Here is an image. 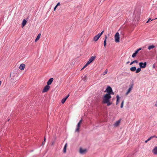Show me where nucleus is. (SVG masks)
<instances>
[{
    "label": "nucleus",
    "mask_w": 157,
    "mask_h": 157,
    "mask_svg": "<svg viewBox=\"0 0 157 157\" xmlns=\"http://www.w3.org/2000/svg\"><path fill=\"white\" fill-rule=\"evenodd\" d=\"M111 97V95H109V94H106L102 98V103L107 104V106L111 105L112 104V102L110 101V99Z\"/></svg>",
    "instance_id": "nucleus-1"
},
{
    "label": "nucleus",
    "mask_w": 157,
    "mask_h": 157,
    "mask_svg": "<svg viewBox=\"0 0 157 157\" xmlns=\"http://www.w3.org/2000/svg\"><path fill=\"white\" fill-rule=\"evenodd\" d=\"M79 151L80 154H84L87 152V150L86 148L83 149L82 147H80L79 148Z\"/></svg>",
    "instance_id": "nucleus-2"
},
{
    "label": "nucleus",
    "mask_w": 157,
    "mask_h": 157,
    "mask_svg": "<svg viewBox=\"0 0 157 157\" xmlns=\"http://www.w3.org/2000/svg\"><path fill=\"white\" fill-rule=\"evenodd\" d=\"M115 40L116 42L118 43L120 42V35L118 32H117L114 36Z\"/></svg>",
    "instance_id": "nucleus-3"
},
{
    "label": "nucleus",
    "mask_w": 157,
    "mask_h": 157,
    "mask_svg": "<svg viewBox=\"0 0 157 157\" xmlns=\"http://www.w3.org/2000/svg\"><path fill=\"white\" fill-rule=\"evenodd\" d=\"M146 62H145L144 63H143L142 62H140L139 63V65L140 68H144L146 67Z\"/></svg>",
    "instance_id": "nucleus-4"
},
{
    "label": "nucleus",
    "mask_w": 157,
    "mask_h": 157,
    "mask_svg": "<svg viewBox=\"0 0 157 157\" xmlns=\"http://www.w3.org/2000/svg\"><path fill=\"white\" fill-rule=\"evenodd\" d=\"M50 88V86L49 85H47L43 89V92L44 93L48 91Z\"/></svg>",
    "instance_id": "nucleus-5"
},
{
    "label": "nucleus",
    "mask_w": 157,
    "mask_h": 157,
    "mask_svg": "<svg viewBox=\"0 0 157 157\" xmlns=\"http://www.w3.org/2000/svg\"><path fill=\"white\" fill-rule=\"evenodd\" d=\"M95 56H91L87 62V64H90L95 59Z\"/></svg>",
    "instance_id": "nucleus-6"
},
{
    "label": "nucleus",
    "mask_w": 157,
    "mask_h": 157,
    "mask_svg": "<svg viewBox=\"0 0 157 157\" xmlns=\"http://www.w3.org/2000/svg\"><path fill=\"white\" fill-rule=\"evenodd\" d=\"M106 90L108 93L107 94H109V95H110V92H112V88L110 86H109L107 87Z\"/></svg>",
    "instance_id": "nucleus-7"
},
{
    "label": "nucleus",
    "mask_w": 157,
    "mask_h": 157,
    "mask_svg": "<svg viewBox=\"0 0 157 157\" xmlns=\"http://www.w3.org/2000/svg\"><path fill=\"white\" fill-rule=\"evenodd\" d=\"M100 37V36L98 34L97 35L94 37L93 38V40L95 42L97 41L98 40Z\"/></svg>",
    "instance_id": "nucleus-8"
},
{
    "label": "nucleus",
    "mask_w": 157,
    "mask_h": 157,
    "mask_svg": "<svg viewBox=\"0 0 157 157\" xmlns=\"http://www.w3.org/2000/svg\"><path fill=\"white\" fill-rule=\"evenodd\" d=\"M121 120H119L116 121L113 124L114 126L115 127H118L120 124L121 122Z\"/></svg>",
    "instance_id": "nucleus-9"
},
{
    "label": "nucleus",
    "mask_w": 157,
    "mask_h": 157,
    "mask_svg": "<svg viewBox=\"0 0 157 157\" xmlns=\"http://www.w3.org/2000/svg\"><path fill=\"white\" fill-rule=\"evenodd\" d=\"M132 88H133V85H132L130 86V87L128 89V90L127 92L126 93V95H128V94L130 93L131 90H132Z\"/></svg>",
    "instance_id": "nucleus-10"
},
{
    "label": "nucleus",
    "mask_w": 157,
    "mask_h": 157,
    "mask_svg": "<svg viewBox=\"0 0 157 157\" xmlns=\"http://www.w3.org/2000/svg\"><path fill=\"white\" fill-rule=\"evenodd\" d=\"M53 80L54 79L53 78H50L47 82V85L49 86V85H51L53 81Z\"/></svg>",
    "instance_id": "nucleus-11"
},
{
    "label": "nucleus",
    "mask_w": 157,
    "mask_h": 157,
    "mask_svg": "<svg viewBox=\"0 0 157 157\" xmlns=\"http://www.w3.org/2000/svg\"><path fill=\"white\" fill-rule=\"evenodd\" d=\"M25 67V65L24 64H21L20 65L19 68L20 70H24Z\"/></svg>",
    "instance_id": "nucleus-12"
},
{
    "label": "nucleus",
    "mask_w": 157,
    "mask_h": 157,
    "mask_svg": "<svg viewBox=\"0 0 157 157\" xmlns=\"http://www.w3.org/2000/svg\"><path fill=\"white\" fill-rule=\"evenodd\" d=\"M152 152L155 155H157V146L155 147L153 150Z\"/></svg>",
    "instance_id": "nucleus-13"
},
{
    "label": "nucleus",
    "mask_w": 157,
    "mask_h": 157,
    "mask_svg": "<svg viewBox=\"0 0 157 157\" xmlns=\"http://www.w3.org/2000/svg\"><path fill=\"white\" fill-rule=\"evenodd\" d=\"M107 39V36L105 35V38H104V42H103V45H104V46L105 47V48L106 44V40Z\"/></svg>",
    "instance_id": "nucleus-14"
},
{
    "label": "nucleus",
    "mask_w": 157,
    "mask_h": 157,
    "mask_svg": "<svg viewBox=\"0 0 157 157\" xmlns=\"http://www.w3.org/2000/svg\"><path fill=\"white\" fill-rule=\"evenodd\" d=\"M80 124H81L78 123L77 124V128L76 129L75 131L76 132H78L79 131V128L80 127Z\"/></svg>",
    "instance_id": "nucleus-15"
},
{
    "label": "nucleus",
    "mask_w": 157,
    "mask_h": 157,
    "mask_svg": "<svg viewBox=\"0 0 157 157\" xmlns=\"http://www.w3.org/2000/svg\"><path fill=\"white\" fill-rule=\"evenodd\" d=\"M27 23V21L26 20L24 19L22 23V27H23L25 25H26V23Z\"/></svg>",
    "instance_id": "nucleus-16"
},
{
    "label": "nucleus",
    "mask_w": 157,
    "mask_h": 157,
    "mask_svg": "<svg viewBox=\"0 0 157 157\" xmlns=\"http://www.w3.org/2000/svg\"><path fill=\"white\" fill-rule=\"evenodd\" d=\"M117 101L116 102V104L117 105L119 103V100L120 99V97L118 95H117Z\"/></svg>",
    "instance_id": "nucleus-17"
},
{
    "label": "nucleus",
    "mask_w": 157,
    "mask_h": 157,
    "mask_svg": "<svg viewBox=\"0 0 157 157\" xmlns=\"http://www.w3.org/2000/svg\"><path fill=\"white\" fill-rule=\"evenodd\" d=\"M40 35H41L40 33H39L38 34L36 39L35 40V42H36L37 40H38L39 39L40 37Z\"/></svg>",
    "instance_id": "nucleus-18"
},
{
    "label": "nucleus",
    "mask_w": 157,
    "mask_h": 157,
    "mask_svg": "<svg viewBox=\"0 0 157 157\" xmlns=\"http://www.w3.org/2000/svg\"><path fill=\"white\" fill-rule=\"evenodd\" d=\"M136 70V68L135 67H132L130 68V70L132 71H134Z\"/></svg>",
    "instance_id": "nucleus-19"
},
{
    "label": "nucleus",
    "mask_w": 157,
    "mask_h": 157,
    "mask_svg": "<svg viewBox=\"0 0 157 157\" xmlns=\"http://www.w3.org/2000/svg\"><path fill=\"white\" fill-rule=\"evenodd\" d=\"M155 47V46L154 45H151L149 46L148 47V49L149 50H150L153 48H154Z\"/></svg>",
    "instance_id": "nucleus-20"
},
{
    "label": "nucleus",
    "mask_w": 157,
    "mask_h": 157,
    "mask_svg": "<svg viewBox=\"0 0 157 157\" xmlns=\"http://www.w3.org/2000/svg\"><path fill=\"white\" fill-rule=\"evenodd\" d=\"M67 143H66L65 145L64 146V148H63V152L64 153H66V147H67Z\"/></svg>",
    "instance_id": "nucleus-21"
},
{
    "label": "nucleus",
    "mask_w": 157,
    "mask_h": 157,
    "mask_svg": "<svg viewBox=\"0 0 157 157\" xmlns=\"http://www.w3.org/2000/svg\"><path fill=\"white\" fill-rule=\"evenodd\" d=\"M141 70V68L140 67L138 68L136 70V73H137L139 72Z\"/></svg>",
    "instance_id": "nucleus-22"
},
{
    "label": "nucleus",
    "mask_w": 157,
    "mask_h": 157,
    "mask_svg": "<svg viewBox=\"0 0 157 157\" xmlns=\"http://www.w3.org/2000/svg\"><path fill=\"white\" fill-rule=\"evenodd\" d=\"M66 99H65V98H63L61 100V102L62 104H64L65 101H66Z\"/></svg>",
    "instance_id": "nucleus-23"
},
{
    "label": "nucleus",
    "mask_w": 157,
    "mask_h": 157,
    "mask_svg": "<svg viewBox=\"0 0 157 157\" xmlns=\"http://www.w3.org/2000/svg\"><path fill=\"white\" fill-rule=\"evenodd\" d=\"M124 102V100H123L122 101V102H121V108H122L123 107Z\"/></svg>",
    "instance_id": "nucleus-24"
},
{
    "label": "nucleus",
    "mask_w": 157,
    "mask_h": 157,
    "mask_svg": "<svg viewBox=\"0 0 157 157\" xmlns=\"http://www.w3.org/2000/svg\"><path fill=\"white\" fill-rule=\"evenodd\" d=\"M155 137V136H151L147 140H148V141H149V140H150L152 138H154V137Z\"/></svg>",
    "instance_id": "nucleus-25"
},
{
    "label": "nucleus",
    "mask_w": 157,
    "mask_h": 157,
    "mask_svg": "<svg viewBox=\"0 0 157 157\" xmlns=\"http://www.w3.org/2000/svg\"><path fill=\"white\" fill-rule=\"evenodd\" d=\"M88 64H87V63L84 66L82 69L81 70L83 69L84 68L86 67Z\"/></svg>",
    "instance_id": "nucleus-26"
},
{
    "label": "nucleus",
    "mask_w": 157,
    "mask_h": 157,
    "mask_svg": "<svg viewBox=\"0 0 157 157\" xmlns=\"http://www.w3.org/2000/svg\"><path fill=\"white\" fill-rule=\"evenodd\" d=\"M136 54L135 52L132 55V57H134L136 56Z\"/></svg>",
    "instance_id": "nucleus-27"
},
{
    "label": "nucleus",
    "mask_w": 157,
    "mask_h": 157,
    "mask_svg": "<svg viewBox=\"0 0 157 157\" xmlns=\"http://www.w3.org/2000/svg\"><path fill=\"white\" fill-rule=\"evenodd\" d=\"M104 32V31H102L100 33H99L98 34L101 36L103 33Z\"/></svg>",
    "instance_id": "nucleus-28"
},
{
    "label": "nucleus",
    "mask_w": 157,
    "mask_h": 157,
    "mask_svg": "<svg viewBox=\"0 0 157 157\" xmlns=\"http://www.w3.org/2000/svg\"><path fill=\"white\" fill-rule=\"evenodd\" d=\"M132 62H133V63H138V62L137 60H135L133 61Z\"/></svg>",
    "instance_id": "nucleus-29"
},
{
    "label": "nucleus",
    "mask_w": 157,
    "mask_h": 157,
    "mask_svg": "<svg viewBox=\"0 0 157 157\" xmlns=\"http://www.w3.org/2000/svg\"><path fill=\"white\" fill-rule=\"evenodd\" d=\"M107 72V70H106L104 72V75H105V74H106Z\"/></svg>",
    "instance_id": "nucleus-30"
},
{
    "label": "nucleus",
    "mask_w": 157,
    "mask_h": 157,
    "mask_svg": "<svg viewBox=\"0 0 157 157\" xmlns=\"http://www.w3.org/2000/svg\"><path fill=\"white\" fill-rule=\"evenodd\" d=\"M69 96V94H68L65 98H64L65 99H66V100H67V99L68 98Z\"/></svg>",
    "instance_id": "nucleus-31"
},
{
    "label": "nucleus",
    "mask_w": 157,
    "mask_h": 157,
    "mask_svg": "<svg viewBox=\"0 0 157 157\" xmlns=\"http://www.w3.org/2000/svg\"><path fill=\"white\" fill-rule=\"evenodd\" d=\"M110 95L111 94L113 95L114 94V92L113 91V90L112 91V92H110Z\"/></svg>",
    "instance_id": "nucleus-32"
},
{
    "label": "nucleus",
    "mask_w": 157,
    "mask_h": 157,
    "mask_svg": "<svg viewBox=\"0 0 157 157\" xmlns=\"http://www.w3.org/2000/svg\"><path fill=\"white\" fill-rule=\"evenodd\" d=\"M139 52V51H138L137 50L135 52V53H136V54L138 53V52Z\"/></svg>",
    "instance_id": "nucleus-33"
},
{
    "label": "nucleus",
    "mask_w": 157,
    "mask_h": 157,
    "mask_svg": "<svg viewBox=\"0 0 157 157\" xmlns=\"http://www.w3.org/2000/svg\"><path fill=\"white\" fill-rule=\"evenodd\" d=\"M60 5V3L59 2H58L57 4L56 5V6L57 7V6H59Z\"/></svg>",
    "instance_id": "nucleus-34"
},
{
    "label": "nucleus",
    "mask_w": 157,
    "mask_h": 157,
    "mask_svg": "<svg viewBox=\"0 0 157 157\" xmlns=\"http://www.w3.org/2000/svg\"><path fill=\"white\" fill-rule=\"evenodd\" d=\"M82 119H81V120H80V121H79L78 123L81 124L82 123Z\"/></svg>",
    "instance_id": "nucleus-35"
},
{
    "label": "nucleus",
    "mask_w": 157,
    "mask_h": 157,
    "mask_svg": "<svg viewBox=\"0 0 157 157\" xmlns=\"http://www.w3.org/2000/svg\"><path fill=\"white\" fill-rule=\"evenodd\" d=\"M151 20V18H149L148 20L146 22L147 23H148L150 21V20Z\"/></svg>",
    "instance_id": "nucleus-36"
},
{
    "label": "nucleus",
    "mask_w": 157,
    "mask_h": 157,
    "mask_svg": "<svg viewBox=\"0 0 157 157\" xmlns=\"http://www.w3.org/2000/svg\"><path fill=\"white\" fill-rule=\"evenodd\" d=\"M57 6H56L55 7V8H54V11H55L56 10V8H57Z\"/></svg>",
    "instance_id": "nucleus-37"
},
{
    "label": "nucleus",
    "mask_w": 157,
    "mask_h": 157,
    "mask_svg": "<svg viewBox=\"0 0 157 157\" xmlns=\"http://www.w3.org/2000/svg\"><path fill=\"white\" fill-rule=\"evenodd\" d=\"M142 49L141 48H139V49H137L138 50V51H140V50H141Z\"/></svg>",
    "instance_id": "nucleus-38"
},
{
    "label": "nucleus",
    "mask_w": 157,
    "mask_h": 157,
    "mask_svg": "<svg viewBox=\"0 0 157 157\" xmlns=\"http://www.w3.org/2000/svg\"><path fill=\"white\" fill-rule=\"evenodd\" d=\"M148 141V140H145V143H147V142Z\"/></svg>",
    "instance_id": "nucleus-39"
},
{
    "label": "nucleus",
    "mask_w": 157,
    "mask_h": 157,
    "mask_svg": "<svg viewBox=\"0 0 157 157\" xmlns=\"http://www.w3.org/2000/svg\"><path fill=\"white\" fill-rule=\"evenodd\" d=\"M46 140V138H45V137H44V142H45V140Z\"/></svg>",
    "instance_id": "nucleus-40"
},
{
    "label": "nucleus",
    "mask_w": 157,
    "mask_h": 157,
    "mask_svg": "<svg viewBox=\"0 0 157 157\" xmlns=\"http://www.w3.org/2000/svg\"><path fill=\"white\" fill-rule=\"evenodd\" d=\"M133 62H132L131 63H130V65H132V64H133Z\"/></svg>",
    "instance_id": "nucleus-41"
},
{
    "label": "nucleus",
    "mask_w": 157,
    "mask_h": 157,
    "mask_svg": "<svg viewBox=\"0 0 157 157\" xmlns=\"http://www.w3.org/2000/svg\"><path fill=\"white\" fill-rule=\"evenodd\" d=\"M44 142H42V145H44Z\"/></svg>",
    "instance_id": "nucleus-42"
},
{
    "label": "nucleus",
    "mask_w": 157,
    "mask_h": 157,
    "mask_svg": "<svg viewBox=\"0 0 157 157\" xmlns=\"http://www.w3.org/2000/svg\"><path fill=\"white\" fill-rule=\"evenodd\" d=\"M129 63V61H128V62H127L126 63L127 64H128V63Z\"/></svg>",
    "instance_id": "nucleus-43"
},
{
    "label": "nucleus",
    "mask_w": 157,
    "mask_h": 157,
    "mask_svg": "<svg viewBox=\"0 0 157 157\" xmlns=\"http://www.w3.org/2000/svg\"><path fill=\"white\" fill-rule=\"evenodd\" d=\"M1 83H2V82L1 81H0V86L1 85Z\"/></svg>",
    "instance_id": "nucleus-44"
},
{
    "label": "nucleus",
    "mask_w": 157,
    "mask_h": 157,
    "mask_svg": "<svg viewBox=\"0 0 157 157\" xmlns=\"http://www.w3.org/2000/svg\"><path fill=\"white\" fill-rule=\"evenodd\" d=\"M153 67H155V66H154V65H153Z\"/></svg>",
    "instance_id": "nucleus-45"
},
{
    "label": "nucleus",
    "mask_w": 157,
    "mask_h": 157,
    "mask_svg": "<svg viewBox=\"0 0 157 157\" xmlns=\"http://www.w3.org/2000/svg\"><path fill=\"white\" fill-rule=\"evenodd\" d=\"M156 137L157 138V136Z\"/></svg>",
    "instance_id": "nucleus-46"
}]
</instances>
